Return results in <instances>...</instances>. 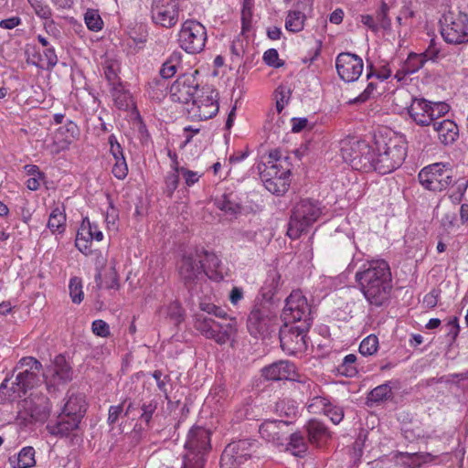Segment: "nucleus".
I'll return each instance as SVG.
<instances>
[{
    "mask_svg": "<svg viewBox=\"0 0 468 468\" xmlns=\"http://www.w3.org/2000/svg\"><path fill=\"white\" fill-rule=\"evenodd\" d=\"M341 154L355 170L387 175L403 164L407 141L402 134L385 129L376 133L371 143L356 138L342 141Z\"/></svg>",
    "mask_w": 468,
    "mask_h": 468,
    "instance_id": "obj_1",
    "label": "nucleus"
},
{
    "mask_svg": "<svg viewBox=\"0 0 468 468\" xmlns=\"http://www.w3.org/2000/svg\"><path fill=\"white\" fill-rule=\"evenodd\" d=\"M355 281L370 305L381 307L389 302L392 274L389 264L385 260L365 261L356 272Z\"/></svg>",
    "mask_w": 468,
    "mask_h": 468,
    "instance_id": "obj_2",
    "label": "nucleus"
},
{
    "mask_svg": "<svg viewBox=\"0 0 468 468\" xmlns=\"http://www.w3.org/2000/svg\"><path fill=\"white\" fill-rule=\"evenodd\" d=\"M322 207L317 201L303 199L293 208L287 234L291 239H297L320 218Z\"/></svg>",
    "mask_w": 468,
    "mask_h": 468,
    "instance_id": "obj_3",
    "label": "nucleus"
},
{
    "mask_svg": "<svg viewBox=\"0 0 468 468\" xmlns=\"http://www.w3.org/2000/svg\"><path fill=\"white\" fill-rule=\"evenodd\" d=\"M261 443L255 439H243L229 443L219 462L220 468H240L252 457H259Z\"/></svg>",
    "mask_w": 468,
    "mask_h": 468,
    "instance_id": "obj_4",
    "label": "nucleus"
},
{
    "mask_svg": "<svg viewBox=\"0 0 468 468\" xmlns=\"http://www.w3.org/2000/svg\"><path fill=\"white\" fill-rule=\"evenodd\" d=\"M207 40L206 27L198 21L187 19L182 23L177 34L179 47L188 54H198Z\"/></svg>",
    "mask_w": 468,
    "mask_h": 468,
    "instance_id": "obj_5",
    "label": "nucleus"
},
{
    "mask_svg": "<svg viewBox=\"0 0 468 468\" xmlns=\"http://www.w3.org/2000/svg\"><path fill=\"white\" fill-rule=\"evenodd\" d=\"M441 23V34L450 44L468 42V15L461 11L445 13Z\"/></svg>",
    "mask_w": 468,
    "mask_h": 468,
    "instance_id": "obj_6",
    "label": "nucleus"
},
{
    "mask_svg": "<svg viewBox=\"0 0 468 468\" xmlns=\"http://www.w3.org/2000/svg\"><path fill=\"white\" fill-rule=\"evenodd\" d=\"M418 177L424 188L441 192L452 184L453 172L449 164L435 163L422 168Z\"/></svg>",
    "mask_w": 468,
    "mask_h": 468,
    "instance_id": "obj_7",
    "label": "nucleus"
},
{
    "mask_svg": "<svg viewBox=\"0 0 468 468\" xmlns=\"http://www.w3.org/2000/svg\"><path fill=\"white\" fill-rule=\"evenodd\" d=\"M194 327L206 338L212 339L218 345L229 342L237 332L233 322L220 323L203 314L196 316Z\"/></svg>",
    "mask_w": 468,
    "mask_h": 468,
    "instance_id": "obj_8",
    "label": "nucleus"
},
{
    "mask_svg": "<svg viewBox=\"0 0 468 468\" xmlns=\"http://www.w3.org/2000/svg\"><path fill=\"white\" fill-rule=\"evenodd\" d=\"M445 102H431L425 99H413L409 107L410 118L420 126H429L449 112Z\"/></svg>",
    "mask_w": 468,
    "mask_h": 468,
    "instance_id": "obj_9",
    "label": "nucleus"
},
{
    "mask_svg": "<svg viewBox=\"0 0 468 468\" xmlns=\"http://www.w3.org/2000/svg\"><path fill=\"white\" fill-rule=\"evenodd\" d=\"M218 93L211 86H203L198 89L192 100L189 112L198 121L213 118L218 112Z\"/></svg>",
    "mask_w": 468,
    "mask_h": 468,
    "instance_id": "obj_10",
    "label": "nucleus"
},
{
    "mask_svg": "<svg viewBox=\"0 0 468 468\" xmlns=\"http://www.w3.org/2000/svg\"><path fill=\"white\" fill-rule=\"evenodd\" d=\"M307 410L314 415L324 414L330 419L334 424H338L344 419V410L341 407L334 404L331 398L322 391L321 388L314 384L307 402Z\"/></svg>",
    "mask_w": 468,
    "mask_h": 468,
    "instance_id": "obj_11",
    "label": "nucleus"
},
{
    "mask_svg": "<svg viewBox=\"0 0 468 468\" xmlns=\"http://www.w3.org/2000/svg\"><path fill=\"white\" fill-rule=\"evenodd\" d=\"M282 317L285 323L302 322L301 326L309 328L312 323L311 308L302 291H292L287 297Z\"/></svg>",
    "mask_w": 468,
    "mask_h": 468,
    "instance_id": "obj_12",
    "label": "nucleus"
},
{
    "mask_svg": "<svg viewBox=\"0 0 468 468\" xmlns=\"http://www.w3.org/2000/svg\"><path fill=\"white\" fill-rule=\"evenodd\" d=\"M179 0H151V19L157 26L174 27L179 20Z\"/></svg>",
    "mask_w": 468,
    "mask_h": 468,
    "instance_id": "obj_13",
    "label": "nucleus"
},
{
    "mask_svg": "<svg viewBox=\"0 0 468 468\" xmlns=\"http://www.w3.org/2000/svg\"><path fill=\"white\" fill-rule=\"evenodd\" d=\"M261 170V178L264 186L271 193L281 196L287 192L291 184V169L289 167H282L271 165H266Z\"/></svg>",
    "mask_w": 468,
    "mask_h": 468,
    "instance_id": "obj_14",
    "label": "nucleus"
},
{
    "mask_svg": "<svg viewBox=\"0 0 468 468\" xmlns=\"http://www.w3.org/2000/svg\"><path fill=\"white\" fill-rule=\"evenodd\" d=\"M103 238L104 235L98 223L90 221L88 217H85L77 231L75 246L82 254L91 255L93 253L92 241L100 242Z\"/></svg>",
    "mask_w": 468,
    "mask_h": 468,
    "instance_id": "obj_15",
    "label": "nucleus"
},
{
    "mask_svg": "<svg viewBox=\"0 0 468 468\" xmlns=\"http://www.w3.org/2000/svg\"><path fill=\"white\" fill-rule=\"evenodd\" d=\"M335 68L340 79L346 82H353L361 76L364 63L359 56L342 52L335 58Z\"/></svg>",
    "mask_w": 468,
    "mask_h": 468,
    "instance_id": "obj_16",
    "label": "nucleus"
},
{
    "mask_svg": "<svg viewBox=\"0 0 468 468\" xmlns=\"http://www.w3.org/2000/svg\"><path fill=\"white\" fill-rule=\"evenodd\" d=\"M21 409L32 421L45 422L50 415L51 403L47 396L31 393L27 399L22 401Z\"/></svg>",
    "mask_w": 468,
    "mask_h": 468,
    "instance_id": "obj_17",
    "label": "nucleus"
},
{
    "mask_svg": "<svg viewBox=\"0 0 468 468\" xmlns=\"http://www.w3.org/2000/svg\"><path fill=\"white\" fill-rule=\"evenodd\" d=\"M201 256L196 253L184 254L177 262V270L185 285L192 290V283L203 277Z\"/></svg>",
    "mask_w": 468,
    "mask_h": 468,
    "instance_id": "obj_18",
    "label": "nucleus"
},
{
    "mask_svg": "<svg viewBox=\"0 0 468 468\" xmlns=\"http://www.w3.org/2000/svg\"><path fill=\"white\" fill-rule=\"evenodd\" d=\"M198 89V83L194 75H183L171 85L170 98L175 102L188 103L194 99Z\"/></svg>",
    "mask_w": 468,
    "mask_h": 468,
    "instance_id": "obj_19",
    "label": "nucleus"
},
{
    "mask_svg": "<svg viewBox=\"0 0 468 468\" xmlns=\"http://www.w3.org/2000/svg\"><path fill=\"white\" fill-rule=\"evenodd\" d=\"M80 135V127L71 120L66 122L64 126L56 130L52 144L48 146L52 154L69 148L73 141L78 140Z\"/></svg>",
    "mask_w": 468,
    "mask_h": 468,
    "instance_id": "obj_20",
    "label": "nucleus"
},
{
    "mask_svg": "<svg viewBox=\"0 0 468 468\" xmlns=\"http://www.w3.org/2000/svg\"><path fill=\"white\" fill-rule=\"evenodd\" d=\"M210 431L203 427L196 426L189 430L184 445L187 452L207 456L211 449Z\"/></svg>",
    "mask_w": 468,
    "mask_h": 468,
    "instance_id": "obj_21",
    "label": "nucleus"
},
{
    "mask_svg": "<svg viewBox=\"0 0 468 468\" xmlns=\"http://www.w3.org/2000/svg\"><path fill=\"white\" fill-rule=\"evenodd\" d=\"M304 326L292 327L288 332L282 333L280 336L281 347L288 355H296L307 349L306 332Z\"/></svg>",
    "mask_w": 468,
    "mask_h": 468,
    "instance_id": "obj_22",
    "label": "nucleus"
},
{
    "mask_svg": "<svg viewBox=\"0 0 468 468\" xmlns=\"http://www.w3.org/2000/svg\"><path fill=\"white\" fill-rule=\"evenodd\" d=\"M261 376L271 381L296 380L298 372L295 365L289 360H279L261 369Z\"/></svg>",
    "mask_w": 468,
    "mask_h": 468,
    "instance_id": "obj_23",
    "label": "nucleus"
},
{
    "mask_svg": "<svg viewBox=\"0 0 468 468\" xmlns=\"http://www.w3.org/2000/svg\"><path fill=\"white\" fill-rule=\"evenodd\" d=\"M288 421L267 420L259 428L261 437L275 445H282L286 440Z\"/></svg>",
    "mask_w": 468,
    "mask_h": 468,
    "instance_id": "obj_24",
    "label": "nucleus"
},
{
    "mask_svg": "<svg viewBox=\"0 0 468 468\" xmlns=\"http://www.w3.org/2000/svg\"><path fill=\"white\" fill-rule=\"evenodd\" d=\"M305 430L309 442L317 448L325 446L331 439V432L328 428L324 422L316 419L310 420L305 424Z\"/></svg>",
    "mask_w": 468,
    "mask_h": 468,
    "instance_id": "obj_25",
    "label": "nucleus"
},
{
    "mask_svg": "<svg viewBox=\"0 0 468 468\" xmlns=\"http://www.w3.org/2000/svg\"><path fill=\"white\" fill-rule=\"evenodd\" d=\"M41 382V373L17 374L16 380L11 383L12 394L9 395L10 400H15L26 395L28 389Z\"/></svg>",
    "mask_w": 468,
    "mask_h": 468,
    "instance_id": "obj_26",
    "label": "nucleus"
},
{
    "mask_svg": "<svg viewBox=\"0 0 468 468\" xmlns=\"http://www.w3.org/2000/svg\"><path fill=\"white\" fill-rule=\"evenodd\" d=\"M48 371L51 374L54 384H65L72 379V368L63 355L55 356Z\"/></svg>",
    "mask_w": 468,
    "mask_h": 468,
    "instance_id": "obj_27",
    "label": "nucleus"
},
{
    "mask_svg": "<svg viewBox=\"0 0 468 468\" xmlns=\"http://www.w3.org/2000/svg\"><path fill=\"white\" fill-rule=\"evenodd\" d=\"M434 131L438 133V138L441 144L448 145L456 141L459 135L457 124L449 119L435 121L432 123Z\"/></svg>",
    "mask_w": 468,
    "mask_h": 468,
    "instance_id": "obj_28",
    "label": "nucleus"
},
{
    "mask_svg": "<svg viewBox=\"0 0 468 468\" xmlns=\"http://www.w3.org/2000/svg\"><path fill=\"white\" fill-rule=\"evenodd\" d=\"M80 423V421L70 417H66L62 412L58 417V420L55 423L48 424L47 429L52 435L64 437L78 429Z\"/></svg>",
    "mask_w": 468,
    "mask_h": 468,
    "instance_id": "obj_29",
    "label": "nucleus"
},
{
    "mask_svg": "<svg viewBox=\"0 0 468 468\" xmlns=\"http://www.w3.org/2000/svg\"><path fill=\"white\" fill-rule=\"evenodd\" d=\"M62 412L66 417L80 421L86 412L84 397L82 395H70L64 405Z\"/></svg>",
    "mask_w": 468,
    "mask_h": 468,
    "instance_id": "obj_30",
    "label": "nucleus"
},
{
    "mask_svg": "<svg viewBox=\"0 0 468 468\" xmlns=\"http://www.w3.org/2000/svg\"><path fill=\"white\" fill-rule=\"evenodd\" d=\"M28 4L34 10L36 16L42 20L44 28L47 32L54 27L53 12L48 4L45 0H27Z\"/></svg>",
    "mask_w": 468,
    "mask_h": 468,
    "instance_id": "obj_31",
    "label": "nucleus"
},
{
    "mask_svg": "<svg viewBox=\"0 0 468 468\" xmlns=\"http://www.w3.org/2000/svg\"><path fill=\"white\" fill-rule=\"evenodd\" d=\"M67 217L63 207H55L48 217L47 227L54 235H62L66 230Z\"/></svg>",
    "mask_w": 468,
    "mask_h": 468,
    "instance_id": "obj_32",
    "label": "nucleus"
},
{
    "mask_svg": "<svg viewBox=\"0 0 468 468\" xmlns=\"http://www.w3.org/2000/svg\"><path fill=\"white\" fill-rule=\"evenodd\" d=\"M216 206L221 211L231 216L237 215L241 209L237 195L233 192L225 193L217 198Z\"/></svg>",
    "mask_w": 468,
    "mask_h": 468,
    "instance_id": "obj_33",
    "label": "nucleus"
},
{
    "mask_svg": "<svg viewBox=\"0 0 468 468\" xmlns=\"http://www.w3.org/2000/svg\"><path fill=\"white\" fill-rule=\"evenodd\" d=\"M206 461L207 456L185 451L182 458L174 462L172 468H204Z\"/></svg>",
    "mask_w": 468,
    "mask_h": 468,
    "instance_id": "obj_34",
    "label": "nucleus"
},
{
    "mask_svg": "<svg viewBox=\"0 0 468 468\" xmlns=\"http://www.w3.org/2000/svg\"><path fill=\"white\" fill-rule=\"evenodd\" d=\"M359 362L355 354H348L344 356L342 362L337 366L336 370L339 375L346 378H354L358 374Z\"/></svg>",
    "mask_w": 468,
    "mask_h": 468,
    "instance_id": "obj_35",
    "label": "nucleus"
},
{
    "mask_svg": "<svg viewBox=\"0 0 468 468\" xmlns=\"http://www.w3.org/2000/svg\"><path fill=\"white\" fill-rule=\"evenodd\" d=\"M158 313L161 316L172 320L176 324H179L184 320V311L177 301H173L168 304L161 306Z\"/></svg>",
    "mask_w": 468,
    "mask_h": 468,
    "instance_id": "obj_36",
    "label": "nucleus"
},
{
    "mask_svg": "<svg viewBox=\"0 0 468 468\" xmlns=\"http://www.w3.org/2000/svg\"><path fill=\"white\" fill-rule=\"evenodd\" d=\"M305 15L300 10H290L285 19V29L292 33L301 32L304 27Z\"/></svg>",
    "mask_w": 468,
    "mask_h": 468,
    "instance_id": "obj_37",
    "label": "nucleus"
},
{
    "mask_svg": "<svg viewBox=\"0 0 468 468\" xmlns=\"http://www.w3.org/2000/svg\"><path fill=\"white\" fill-rule=\"evenodd\" d=\"M265 311L261 306H254L248 317V328L250 334L260 333L265 324Z\"/></svg>",
    "mask_w": 468,
    "mask_h": 468,
    "instance_id": "obj_38",
    "label": "nucleus"
},
{
    "mask_svg": "<svg viewBox=\"0 0 468 468\" xmlns=\"http://www.w3.org/2000/svg\"><path fill=\"white\" fill-rule=\"evenodd\" d=\"M307 442L303 434L294 432L291 434L290 441L286 446V450L292 455L303 457L307 451Z\"/></svg>",
    "mask_w": 468,
    "mask_h": 468,
    "instance_id": "obj_39",
    "label": "nucleus"
},
{
    "mask_svg": "<svg viewBox=\"0 0 468 468\" xmlns=\"http://www.w3.org/2000/svg\"><path fill=\"white\" fill-rule=\"evenodd\" d=\"M202 264L205 266L202 270L203 273L210 279L218 278V269L220 266V260L213 252H205Z\"/></svg>",
    "mask_w": 468,
    "mask_h": 468,
    "instance_id": "obj_40",
    "label": "nucleus"
},
{
    "mask_svg": "<svg viewBox=\"0 0 468 468\" xmlns=\"http://www.w3.org/2000/svg\"><path fill=\"white\" fill-rule=\"evenodd\" d=\"M104 75L113 90L121 87V79L119 77L120 66L117 61L106 60L104 63Z\"/></svg>",
    "mask_w": 468,
    "mask_h": 468,
    "instance_id": "obj_41",
    "label": "nucleus"
},
{
    "mask_svg": "<svg viewBox=\"0 0 468 468\" xmlns=\"http://www.w3.org/2000/svg\"><path fill=\"white\" fill-rule=\"evenodd\" d=\"M392 396V388L389 386L388 383L381 384L375 388H373L367 397V399L373 403H381L388 399H390Z\"/></svg>",
    "mask_w": 468,
    "mask_h": 468,
    "instance_id": "obj_42",
    "label": "nucleus"
},
{
    "mask_svg": "<svg viewBox=\"0 0 468 468\" xmlns=\"http://www.w3.org/2000/svg\"><path fill=\"white\" fill-rule=\"evenodd\" d=\"M36 464L35 450L33 447L27 446L20 450L16 459L15 468H31Z\"/></svg>",
    "mask_w": 468,
    "mask_h": 468,
    "instance_id": "obj_43",
    "label": "nucleus"
},
{
    "mask_svg": "<svg viewBox=\"0 0 468 468\" xmlns=\"http://www.w3.org/2000/svg\"><path fill=\"white\" fill-rule=\"evenodd\" d=\"M17 367L22 369V371L18 373L20 375L42 372L41 363L33 356L21 358L18 362Z\"/></svg>",
    "mask_w": 468,
    "mask_h": 468,
    "instance_id": "obj_44",
    "label": "nucleus"
},
{
    "mask_svg": "<svg viewBox=\"0 0 468 468\" xmlns=\"http://www.w3.org/2000/svg\"><path fill=\"white\" fill-rule=\"evenodd\" d=\"M425 63L424 56L420 55V53L418 54L411 52L403 63L404 71L410 74L416 73L424 66Z\"/></svg>",
    "mask_w": 468,
    "mask_h": 468,
    "instance_id": "obj_45",
    "label": "nucleus"
},
{
    "mask_svg": "<svg viewBox=\"0 0 468 468\" xmlns=\"http://www.w3.org/2000/svg\"><path fill=\"white\" fill-rule=\"evenodd\" d=\"M378 349V338L375 335H369L365 337L359 345V353L362 356H372Z\"/></svg>",
    "mask_w": 468,
    "mask_h": 468,
    "instance_id": "obj_46",
    "label": "nucleus"
},
{
    "mask_svg": "<svg viewBox=\"0 0 468 468\" xmlns=\"http://www.w3.org/2000/svg\"><path fill=\"white\" fill-rule=\"evenodd\" d=\"M84 20L87 27L90 30L98 32L102 29L103 21L97 10L89 9L85 13Z\"/></svg>",
    "mask_w": 468,
    "mask_h": 468,
    "instance_id": "obj_47",
    "label": "nucleus"
},
{
    "mask_svg": "<svg viewBox=\"0 0 468 468\" xmlns=\"http://www.w3.org/2000/svg\"><path fill=\"white\" fill-rule=\"evenodd\" d=\"M69 289L72 302L74 303H80L84 296L81 280L78 277L71 278L69 280Z\"/></svg>",
    "mask_w": 468,
    "mask_h": 468,
    "instance_id": "obj_48",
    "label": "nucleus"
},
{
    "mask_svg": "<svg viewBox=\"0 0 468 468\" xmlns=\"http://www.w3.org/2000/svg\"><path fill=\"white\" fill-rule=\"evenodd\" d=\"M58 63V57L55 49L52 47L46 48L43 50V55L39 58V67L47 69H51Z\"/></svg>",
    "mask_w": 468,
    "mask_h": 468,
    "instance_id": "obj_49",
    "label": "nucleus"
},
{
    "mask_svg": "<svg viewBox=\"0 0 468 468\" xmlns=\"http://www.w3.org/2000/svg\"><path fill=\"white\" fill-rule=\"evenodd\" d=\"M275 408L280 415L287 417L295 416L298 409L295 401L285 399L279 400Z\"/></svg>",
    "mask_w": 468,
    "mask_h": 468,
    "instance_id": "obj_50",
    "label": "nucleus"
},
{
    "mask_svg": "<svg viewBox=\"0 0 468 468\" xmlns=\"http://www.w3.org/2000/svg\"><path fill=\"white\" fill-rule=\"evenodd\" d=\"M157 406L158 402L156 399H151L143 403L141 407L142 414L140 419L142 421L145 422L146 425H149L151 422L153 416L157 410Z\"/></svg>",
    "mask_w": 468,
    "mask_h": 468,
    "instance_id": "obj_51",
    "label": "nucleus"
},
{
    "mask_svg": "<svg viewBox=\"0 0 468 468\" xmlns=\"http://www.w3.org/2000/svg\"><path fill=\"white\" fill-rule=\"evenodd\" d=\"M129 172L128 165L125 156L114 159L112 173L119 180H123Z\"/></svg>",
    "mask_w": 468,
    "mask_h": 468,
    "instance_id": "obj_52",
    "label": "nucleus"
},
{
    "mask_svg": "<svg viewBox=\"0 0 468 468\" xmlns=\"http://www.w3.org/2000/svg\"><path fill=\"white\" fill-rule=\"evenodd\" d=\"M108 200L109 206L105 212V222L108 229H115L116 223L119 220V210L116 207H114L110 197H108Z\"/></svg>",
    "mask_w": 468,
    "mask_h": 468,
    "instance_id": "obj_53",
    "label": "nucleus"
},
{
    "mask_svg": "<svg viewBox=\"0 0 468 468\" xmlns=\"http://www.w3.org/2000/svg\"><path fill=\"white\" fill-rule=\"evenodd\" d=\"M273 165L276 166H278L280 165L282 167H289V163L287 162L286 159H282V152L279 149H273V150L270 151L268 157H267V161H266V163L263 164L264 167H266V165Z\"/></svg>",
    "mask_w": 468,
    "mask_h": 468,
    "instance_id": "obj_54",
    "label": "nucleus"
},
{
    "mask_svg": "<svg viewBox=\"0 0 468 468\" xmlns=\"http://www.w3.org/2000/svg\"><path fill=\"white\" fill-rule=\"evenodd\" d=\"M407 455L414 459L413 468H420L422 464L433 463L437 459L436 455L429 452L407 453Z\"/></svg>",
    "mask_w": 468,
    "mask_h": 468,
    "instance_id": "obj_55",
    "label": "nucleus"
},
{
    "mask_svg": "<svg viewBox=\"0 0 468 468\" xmlns=\"http://www.w3.org/2000/svg\"><path fill=\"white\" fill-rule=\"evenodd\" d=\"M178 172H180V175L184 179L186 186L188 187H191L196 183H197L202 176V174H199L198 172L196 171H192L184 166L178 169Z\"/></svg>",
    "mask_w": 468,
    "mask_h": 468,
    "instance_id": "obj_56",
    "label": "nucleus"
},
{
    "mask_svg": "<svg viewBox=\"0 0 468 468\" xmlns=\"http://www.w3.org/2000/svg\"><path fill=\"white\" fill-rule=\"evenodd\" d=\"M251 6V0H244L243 8L241 11V24L243 32L249 30L250 27L252 17Z\"/></svg>",
    "mask_w": 468,
    "mask_h": 468,
    "instance_id": "obj_57",
    "label": "nucleus"
},
{
    "mask_svg": "<svg viewBox=\"0 0 468 468\" xmlns=\"http://www.w3.org/2000/svg\"><path fill=\"white\" fill-rule=\"evenodd\" d=\"M467 187H468L467 180H465L464 178L457 180L456 186H455V190L450 195L451 200L454 204H459L462 201L464 193L466 192Z\"/></svg>",
    "mask_w": 468,
    "mask_h": 468,
    "instance_id": "obj_58",
    "label": "nucleus"
},
{
    "mask_svg": "<svg viewBox=\"0 0 468 468\" xmlns=\"http://www.w3.org/2000/svg\"><path fill=\"white\" fill-rule=\"evenodd\" d=\"M179 176H181L180 172L173 170L165 176V191L167 192L168 196H172L175 190L177 188L179 184Z\"/></svg>",
    "mask_w": 468,
    "mask_h": 468,
    "instance_id": "obj_59",
    "label": "nucleus"
},
{
    "mask_svg": "<svg viewBox=\"0 0 468 468\" xmlns=\"http://www.w3.org/2000/svg\"><path fill=\"white\" fill-rule=\"evenodd\" d=\"M91 330L95 335L100 337H108L111 335L109 324L101 319L92 322Z\"/></svg>",
    "mask_w": 468,
    "mask_h": 468,
    "instance_id": "obj_60",
    "label": "nucleus"
},
{
    "mask_svg": "<svg viewBox=\"0 0 468 468\" xmlns=\"http://www.w3.org/2000/svg\"><path fill=\"white\" fill-rule=\"evenodd\" d=\"M447 334L446 336L449 338L451 343H453L460 333L459 319L454 316L451 318L446 324Z\"/></svg>",
    "mask_w": 468,
    "mask_h": 468,
    "instance_id": "obj_61",
    "label": "nucleus"
},
{
    "mask_svg": "<svg viewBox=\"0 0 468 468\" xmlns=\"http://www.w3.org/2000/svg\"><path fill=\"white\" fill-rule=\"evenodd\" d=\"M377 90V85L374 82H369L367 88L355 99L350 101V103H363L372 98Z\"/></svg>",
    "mask_w": 468,
    "mask_h": 468,
    "instance_id": "obj_62",
    "label": "nucleus"
},
{
    "mask_svg": "<svg viewBox=\"0 0 468 468\" xmlns=\"http://www.w3.org/2000/svg\"><path fill=\"white\" fill-rule=\"evenodd\" d=\"M289 92L286 90L284 87H279L275 90V98H276V110L279 113L284 109L285 105L289 101Z\"/></svg>",
    "mask_w": 468,
    "mask_h": 468,
    "instance_id": "obj_63",
    "label": "nucleus"
},
{
    "mask_svg": "<svg viewBox=\"0 0 468 468\" xmlns=\"http://www.w3.org/2000/svg\"><path fill=\"white\" fill-rule=\"evenodd\" d=\"M108 144L110 145V154L112 155L113 160L124 156L123 149L114 134L109 136Z\"/></svg>",
    "mask_w": 468,
    "mask_h": 468,
    "instance_id": "obj_64",
    "label": "nucleus"
}]
</instances>
